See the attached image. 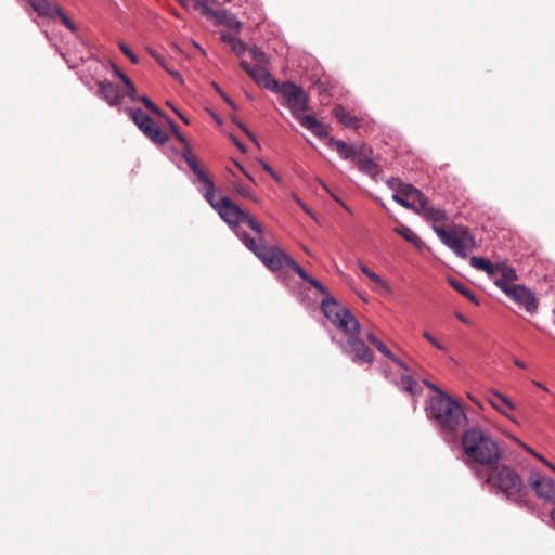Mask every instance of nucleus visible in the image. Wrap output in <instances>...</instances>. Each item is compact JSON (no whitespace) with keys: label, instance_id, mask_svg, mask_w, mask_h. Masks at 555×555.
I'll return each mask as SVG.
<instances>
[{"label":"nucleus","instance_id":"f257e3e1","mask_svg":"<svg viewBox=\"0 0 555 555\" xmlns=\"http://www.w3.org/2000/svg\"><path fill=\"white\" fill-rule=\"evenodd\" d=\"M462 448L468 460L483 466L498 464L502 456L496 441L487 431L476 427L463 431Z\"/></svg>","mask_w":555,"mask_h":555},{"label":"nucleus","instance_id":"f03ea898","mask_svg":"<svg viewBox=\"0 0 555 555\" xmlns=\"http://www.w3.org/2000/svg\"><path fill=\"white\" fill-rule=\"evenodd\" d=\"M429 412L440 431L446 436L453 438L467 425V416L462 405L443 392L430 399Z\"/></svg>","mask_w":555,"mask_h":555},{"label":"nucleus","instance_id":"7ed1b4c3","mask_svg":"<svg viewBox=\"0 0 555 555\" xmlns=\"http://www.w3.org/2000/svg\"><path fill=\"white\" fill-rule=\"evenodd\" d=\"M276 92L283 96L286 106L304 128L308 129L318 138L327 137L328 132L326 127L312 115L305 114L309 108L308 96L301 87L293 82H284Z\"/></svg>","mask_w":555,"mask_h":555},{"label":"nucleus","instance_id":"20e7f679","mask_svg":"<svg viewBox=\"0 0 555 555\" xmlns=\"http://www.w3.org/2000/svg\"><path fill=\"white\" fill-rule=\"evenodd\" d=\"M488 482L516 503L525 501L527 489L517 472L507 465L489 466Z\"/></svg>","mask_w":555,"mask_h":555},{"label":"nucleus","instance_id":"39448f33","mask_svg":"<svg viewBox=\"0 0 555 555\" xmlns=\"http://www.w3.org/2000/svg\"><path fill=\"white\" fill-rule=\"evenodd\" d=\"M240 238L244 242L245 246L253 251L261 262L271 271H278L286 266L288 255H286L280 247L268 245L264 238H259L257 242L250 237L246 232L238 234Z\"/></svg>","mask_w":555,"mask_h":555},{"label":"nucleus","instance_id":"423d86ee","mask_svg":"<svg viewBox=\"0 0 555 555\" xmlns=\"http://www.w3.org/2000/svg\"><path fill=\"white\" fill-rule=\"evenodd\" d=\"M218 215L230 225L236 227L241 223H246L254 232L257 233V242L263 238L262 225L249 214L243 210L231 198L227 196L219 197L218 207H216Z\"/></svg>","mask_w":555,"mask_h":555},{"label":"nucleus","instance_id":"0eeeda50","mask_svg":"<svg viewBox=\"0 0 555 555\" xmlns=\"http://www.w3.org/2000/svg\"><path fill=\"white\" fill-rule=\"evenodd\" d=\"M433 229L441 242L461 258H466L467 251L476 248L475 238L465 227L446 229L440 225H433Z\"/></svg>","mask_w":555,"mask_h":555},{"label":"nucleus","instance_id":"6e6552de","mask_svg":"<svg viewBox=\"0 0 555 555\" xmlns=\"http://www.w3.org/2000/svg\"><path fill=\"white\" fill-rule=\"evenodd\" d=\"M129 115L137 127L154 143L164 145L168 140V134L141 108L129 109Z\"/></svg>","mask_w":555,"mask_h":555},{"label":"nucleus","instance_id":"1a4fd4ad","mask_svg":"<svg viewBox=\"0 0 555 555\" xmlns=\"http://www.w3.org/2000/svg\"><path fill=\"white\" fill-rule=\"evenodd\" d=\"M496 286L501 288L511 299L524 307L529 313H534L538 309V299L534 294L524 285H509L503 280L496 282Z\"/></svg>","mask_w":555,"mask_h":555},{"label":"nucleus","instance_id":"9d476101","mask_svg":"<svg viewBox=\"0 0 555 555\" xmlns=\"http://www.w3.org/2000/svg\"><path fill=\"white\" fill-rule=\"evenodd\" d=\"M28 3L39 16L51 20H54L57 16L64 26H66L72 33L77 31L76 25L55 3L50 2L49 0H28Z\"/></svg>","mask_w":555,"mask_h":555},{"label":"nucleus","instance_id":"9b49d317","mask_svg":"<svg viewBox=\"0 0 555 555\" xmlns=\"http://www.w3.org/2000/svg\"><path fill=\"white\" fill-rule=\"evenodd\" d=\"M528 483L539 498L555 504V482L551 478L532 472Z\"/></svg>","mask_w":555,"mask_h":555},{"label":"nucleus","instance_id":"f8f14e48","mask_svg":"<svg viewBox=\"0 0 555 555\" xmlns=\"http://www.w3.org/2000/svg\"><path fill=\"white\" fill-rule=\"evenodd\" d=\"M202 13L209 20L214 21L216 24L224 25L231 30L238 31L241 29V22L236 18L235 15L231 14L227 10H212L207 5H202Z\"/></svg>","mask_w":555,"mask_h":555},{"label":"nucleus","instance_id":"ddd939ff","mask_svg":"<svg viewBox=\"0 0 555 555\" xmlns=\"http://www.w3.org/2000/svg\"><path fill=\"white\" fill-rule=\"evenodd\" d=\"M347 345L353 362L371 364L374 361L373 351L357 336H349Z\"/></svg>","mask_w":555,"mask_h":555},{"label":"nucleus","instance_id":"4468645a","mask_svg":"<svg viewBox=\"0 0 555 555\" xmlns=\"http://www.w3.org/2000/svg\"><path fill=\"white\" fill-rule=\"evenodd\" d=\"M415 212L431 221L434 225H439L438 223L444 222L447 219L444 210L433 206L425 195L418 201Z\"/></svg>","mask_w":555,"mask_h":555},{"label":"nucleus","instance_id":"2eb2a0df","mask_svg":"<svg viewBox=\"0 0 555 555\" xmlns=\"http://www.w3.org/2000/svg\"><path fill=\"white\" fill-rule=\"evenodd\" d=\"M99 96L111 106L121 104L122 95L118 88L108 80L99 81Z\"/></svg>","mask_w":555,"mask_h":555},{"label":"nucleus","instance_id":"dca6fc26","mask_svg":"<svg viewBox=\"0 0 555 555\" xmlns=\"http://www.w3.org/2000/svg\"><path fill=\"white\" fill-rule=\"evenodd\" d=\"M249 76L255 80L256 83L271 91L276 92L281 87L279 82L272 78L264 65H255L253 70H250Z\"/></svg>","mask_w":555,"mask_h":555},{"label":"nucleus","instance_id":"f3484780","mask_svg":"<svg viewBox=\"0 0 555 555\" xmlns=\"http://www.w3.org/2000/svg\"><path fill=\"white\" fill-rule=\"evenodd\" d=\"M488 401L496 411L506 415L513 422H516V420L512 415L508 414V411L515 410V405L507 397L493 390L490 392Z\"/></svg>","mask_w":555,"mask_h":555},{"label":"nucleus","instance_id":"a211bd4d","mask_svg":"<svg viewBox=\"0 0 555 555\" xmlns=\"http://www.w3.org/2000/svg\"><path fill=\"white\" fill-rule=\"evenodd\" d=\"M321 309L324 313V315L334 324L336 325L337 322L340 319V314H344V312L347 309L340 308L338 302L335 300V298L328 296V293L326 294V297L321 302Z\"/></svg>","mask_w":555,"mask_h":555},{"label":"nucleus","instance_id":"6ab92c4d","mask_svg":"<svg viewBox=\"0 0 555 555\" xmlns=\"http://www.w3.org/2000/svg\"><path fill=\"white\" fill-rule=\"evenodd\" d=\"M327 145L331 149L335 150L344 159H349L352 162H356L361 153L354 146L349 145L345 141L335 138H330L327 141Z\"/></svg>","mask_w":555,"mask_h":555},{"label":"nucleus","instance_id":"aec40b11","mask_svg":"<svg viewBox=\"0 0 555 555\" xmlns=\"http://www.w3.org/2000/svg\"><path fill=\"white\" fill-rule=\"evenodd\" d=\"M295 271L304 281L308 282L311 286H313L320 294L326 295L327 288L323 286L318 280L309 275L302 267H300L296 261H294L291 257L286 262V266Z\"/></svg>","mask_w":555,"mask_h":555},{"label":"nucleus","instance_id":"412c9836","mask_svg":"<svg viewBox=\"0 0 555 555\" xmlns=\"http://www.w3.org/2000/svg\"><path fill=\"white\" fill-rule=\"evenodd\" d=\"M335 326L349 336H356L360 332V324L349 310L340 314V319Z\"/></svg>","mask_w":555,"mask_h":555},{"label":"nucleus","instance_id":"4be33fe9","mask_svg":"<svg viewBox=\"0 0 555 555\" xmlns=\"http://www.w3.org/2000/svg\"><path fill=\"white\" fill-rule=\"evenodd\" d=\"M365 337L369 340V343L372 344L382 354H384L385 357L390 359L392 362H395L397 365H399L404 371H409L405 363L402 360H400L399 358H397L390 351V349L380 339H378L373 333H371V332L367 333L365 335Z\"/></svg>","mask_w":555,"mask_h":555},{"label":"nucleus","instance_id":"5701e85b","mask_svg":"<svg viewBox=\"0 0 555 555\" xmlns=\"http://www.w3.org/2000/svg\"><path fill=\"white\" fill-rule=\"evenodd\" d=\"M195 176L197 179L203 182L206 186V191L204 193L205 199L210 204V206L216 210L218 207L219 198H216V189L212 180L203 171L196 172Z\"/></svg>","mask_w":555,"mask_h":555},{"label":"nucleus","instance_id":"b1692460","mask_svg":"<svg viewBox=\"0 0 555 555\" xmlns=\"http://www.w3.org/2000/svg\"><path fill=\"white\" fill-rule=\"evenodd\" d=\"M354 163L361 172L372 177L373 179H376L377 176L382 172L379 166L370 159L364 153H360Z\"/></svg>","mask_w":555,"mask_h":555},{"label":"nucleus","instance_id":"393cba45","mask_svg":"<svg viewBox=\"0 0 555 555\" xmlns=\"http://www.w3.org/2000/svg\"><path fill=\"white\" fill-rule=\"evenodd\" d=\"M333 115L339 120V122L348 128L359 127L360 120L350 112L346 111L343 106H336L333 109Z\"/></svg>","mask_w":555,"mask_h":555},{"label":"nucleus","instance_id":"a878e982","mask_svg":"<svg viewBox=\"0 0 555 555\" xmlns=\"http://www.w3.org/2000/svg\"><path fill=\"white\" fill-rule=\"evenodd\" d=\"M221 40L228 43L231 50L236 54L241 55L246 51V46L235 35L230 33H222Z\"/></svg>","mask_w":555,"mask_h":555},{"label":"nucleus","instance_id":"bb28decb","mask_svg":"<svg viewBox=\"0 0 555 555\" xmlns=\"http://www.w3.org/2000/svg\"><path fill=\"white\" fill-rule=\"evenodd\" d=\"M360 270L363 274H365L376 286L377 288H383L385 291H389L388 284L375 272H373L370 268H367L365 264L360 263L359 264Z\"/></svg>","mask_w":555,"mask_h":555},{"label":"nucleus","instance_id":"cd10ccee","mask_svg":"<svg viewBox=\"0 0 555 555\" xmlns=\"http://www.w3.org/2000/svg\"><path fill=\"white\" fill-rule=\"evenodd\" d=\"M401 387L404 391L413 396L422 392L421 385L409 375H403L401 377Z\"/></svg>","mask_w":555,"mask_h":555},{"label":"nucleus","instance_id":"c85d7f7f","mask_svg":"<svg viewBox=\"0 0 555 555\" xmlns=\"http://www.w3.org/2000/svg\"><path fill=\"white\" fill-rule=\"evenodd\" d=\"M516 279L517 274L515 270L506 263L500 262L499 275H496L494 284L496 285V282L500 280H503L505 283H507L508 281H514Z\"/></svg>","mask_w":555,"mask_h":555},{"label":"nucleus","instance_id":"c756f323","mask_svg":"<svg viewBox=\"0 0 555 555\" xmlns=\"http://www.w3.org/2000/svg\"><path fill=\"white\" fill-rule=\"evenodd\" d=\"M395 194H400L401 196H409L412 198H418V201L424 196V194L414 188L412 184L402 182L398 188V191Z\"/></svg>","mask_w":555,"mask_h":555},{"label":"nucleus","instance_id":"7c9ffc66","mask_svg":"<svg viewBox=\"0 0 555 555\" xmlns=\"http://www.w3.org/2000/svg\"><path fill=\"white\" fill-rule=\"evenodd\" d=\"M395 194H400L401 196H409L412 198H418V201L424 196V194L414 188L412 184L402 182L398 188V191Z\"/></svg>","mask_w":555,"mask_h":555},{"label":"nucleus","instance_id":"2f4dec72","mask_svg":"<svg viewBox=\"0 0 555 555\" xmlns=\"http://www.w3.org/2000/svg\"><path fill=\"white\" fill-rule=\"evenodd\" d=\"M449 283L460 294H462L463 296H465L467 299L475 302L476 305H479L474 293L467 286H465L463 283L455 281V280H449Z\"/></svg>","mask_w":555,"mask_h":555},{"label":"nucleus","instance_id":"473e14b6","mask_svg":"<svg viewBox=\"0 0 555 555\" xmlns=\"http://www.w3.org/2000/svg\"><path fill=\"white\" fill-rule=\"evenodd\" d=\"M120 80L125 85V95L130 98L132 101H137V88L130 78L126 74H120Z\"/></svg>","mask_w":555,"mask_h":555},{"label":"nucleus","instance_id":"72a5a7b5","mask_svg":"<svg viewBox=\"0 0 555 555\" xmlns=\"http://www.w3.org/2000/svg\"><path fill=\"white\" fill-rule=\"evenodd\" d=\"M392 199L405 208L412 209L414 211H416V209H417L418 198L414 199L409 196H401L400 194H393Z\"/></svg>","mask_w":555,"mask_h":555},{"label":"nucleus","instance_id":"f704fd0d","mask_svg":"<svg viewBox=\"0 0 555 555\" xmlns=\"http://www.w3.org/2000/svg\"><path fill=\"white\" fill-rule=\"evenodd\" d=\"M395 231L410 243L417 244L420 241L418 236L406 225L401 224Z\"/></svg>","mask_w":555,"mask_h":555},{"label":"nucleus","instance_id":"c9c22d12","mask_svg":"<svg viewBox=\"0 0 555 555\" xmlns=\"http://www.w3.org/2000/svg\"><path fill=\"white\" fill-rule=\"evenodd\" d=\"M249 55L257 63L256 65H264L267 63L266 54L257 47L249 49Z\"/></svg>","mask_w":555,"mask_h":555},{"label":"nucleus","instance_id":"e433bc0d","mask_svg":"<svg viewBox=\"0 0 555 555\" xmlns=\"http://www.w3.org/2000/svg\"><path fill=\"white\" fill-rule=\"evenodd\" d=\"M137 101H140L144 104L146 108H149L154 114H157L158 116H164L163 112L159 109L158 106H156L147 96L142 95L139 96Z\"/></svg>","mask_w":555,"mask_h":555},{"label":"nucleus","instance_id":"4c0bfd02","mask_svg":"<svg viewBox=\"0 0 555 555\" xmlns=\"http://www.w3.org/2000/svg\"><path fill=\"white\" fill-rule=\"evenodd\" d=\"M500 270V262L499 263H492L489 260L486 263V267L482 268L481 271H485L489 276L496 279V275H499Z\"/></svg>","mask_w":555,"mask_h":555},{"label":"nucleus","instance_id":"58836bf2","mask_svg":"<svg viewBox=\"0 0 555 555\" xmlns=\"http://www.w3.org/2000/svg\"><path fill=\"white\" fill-rule=\"evenodd\" d=\"M500 270V262L499 263H492L489 260L486 263V267L482 268L481 271H485L489 276L496 279V275H499Z\"/></svg>","mask_w":555,"mask_h":555},{"label":"nucleus","instance_id":"ea45409f","mask_svg":"<svg viewBox=\"0 0 555 555\" xmlns=\"http://www.w3.org/2000/svg\"><path fill=\"white\" fill-rule=\"evenodd\" d=\"M234 190L237 194H240L241 196L245 197V198H250L253 201L256 202V198L253 196L249 188L241 184V183H235L234 184Z\"/></svg>","mask_w":555,"mask_h":555},{"label":"nucleus","instance_id":"a19ab883","mask_svg":"<svg viewBox=\"0 0 555 555\" xmlns=\"http://www.w3.org/2000/svg\"><path fill=\"white\" fill-rule=\"evenodd\" d=\"M120 51L130 60L132 64H138L139 60L135 54L122 42L119 43Z\"/></svg>","mask_w":555,"mask_h":555},{"label":"nucleus","instance_id":"79ce46f5","mask_svg":"<svg viewBox=\"0 0 555 555\" xmlns=\"http://www.w3.org/2000/svg\"><path fill=\"white\" fill-rule=\"evenodd\" d=\"M487 261L488 259L477 256H473L469 259L470 266L477 270H482V268L486 267Z\"/></svg>","mask_w":555,"mask_h":555},{"label":"nucleus","instance_id":"37998d69","mask_svg":"<svg viewBox=\"0 0 555 555\" xmlns=\"http://www.w3.org/2000/svg\"><path fill=\"white\" fill-rule=\"evenodd\" d=\"M182 156L186 164L189 165V167L191 166V164H194V162H196L194 155L192 154L190 144H186V146H184Z\"/></svg>","mask_w":555,"mask_h":555},{"label":"nucleus","instance_id":"c03bdc74","mask_svg":"<svg viewBox=\"0 0 555 555\" xmlns=\"http://www.w3.org/2000/svg\"><path fill=\"white\" fill-rule=\"evenodd\" d=\"M423 337L437 349L446 350V347L441 345L430 333L424 332Z\"/></svg>","mask_w":555,"mask_h":555},{"label":"nucleus","instance_id":"a18cd8bd","mask_svg":"<svg viewBox=\"0 0 555 555\" xmlns=\"http://www.w3.org/2000/svg\"><path fill=\"white\" fill-rule=\"evenodd\" d=\"M169 125H170V128H171L173 134L179 140V142H181L184 146H186V144H189V143L185 140V138L181 134V132L179 131L178 126L173 121H169Z\"/></svg>","mask_w":555,"mask_h":555},{"label":"nucleus","instance_id":"49530a36","mask_svg":"<svg viewBox=\"0 0 555 555\" xmlns=\"http://www.w3.org/2000/svg\"><path fill=\"white\" fill-rule=\"evenodd\" d=\"M401 183L402 181L398 178H391L387 181V185L396 192L398 191V188Z\"/></svg>","mask_w":555,"mask_h":555},{"label":"nucleus","instance_id":"de8ad7c7","mask_svg":"<svg viewBox=\"0 0 555 555\" xmlns=\"http://www.w3.org/2000/svg\"><path fill=\"white\" fill-rule=\"evenodd\" d=\"M215 88L216 90L219 92V94L222 96V99L233 108V109H236V105L234 104V102L227 95L224 94L217 85H215Z\"/></svg>","mask_w":555,"mask_h":555},{"label":"nucleus","instance_id":"09e8293b","mask_svg":"<svg viewBox=\"0 0 555 555\" xmlns=\"http://www.w3.org/2000/svg\"><path fill=\"white\" fill-rule=\"evenodd\" d=\"M150 53H151V55L156 60V62H157V63H158L163 68H165V67L167 66V64H166V63H165V61H164V57H163L160 54H158V53H156V52H154V51H150Z\"/></svg>","mask_w":555,"mask_h":555},{"label":"nucleus","instance_id":"8fccbe9b","mask_svg":"<svg viewBox=\"0 0 555 555\" xmlns=\"http://www.w3.org/2000/svg\"><path fill=\"white\" fill-rule=\"evenodd\" d=\"M261 167L262 169L268 172L269 175H271L273 177L274 180H279V177L275 175V172L273 171V169L264 162H261Z\"/></svg>","mask_w":555,"mask_h":555},{"label":"nucleus","instance_id":"3c124183","mask_svg":"<svg viewBox=\"0 0 555 555\" xmlns=\"http://www.w3.org/2000/svg\"><path fill=\"white\" fill-rule=\"evenodd\" d=\"M296 203L304 209L305 212L312 216L311 210L306 206V204L296 195H293Z\"/></svg>","mask_w":555,"mask_h":555},{"label":"nucleus","instance_id":"603ef678","mask_svg":"<svg viewBox=\"0 0 555 555\" xmlns=\"http://www.w3.org/2000/svg\"><path fill=\"white\" fill-rule=\"evenodd\" d=\"M164 69H166L168 74H170L178 81H182V77L179 72L169 68L168 65Z\"/></svg>","mask_w":555,"mask_h":555},{"label":"nucleus","instance_id":"864d4df0","mask_svg":"<svg viewBox=\"0 0 555 555\" xmlns=\"http://www.w3.org/2000/svg\"><path fill=\"white\" fill-rule=\"evenodd\" d=\"M241 67L248 74L250 75V70H253V67L254 66H250L246 61H242L241 62Z\"/></svg>","mask_w":555,"mask_h":555},{"label":"nucleus","instance_id":"5fc2aeb1","mask_svg":"<svg viewBox=\"0 0 555 555\" xmlns=\"http://www.w3.org/2000/svg\"><path fill=\"white\" fill-rule=\"evenodd\" d=\"M235 121V124L250 138H253L251 133L248 131V129L245 127L244 124L240 122V121H236L235 119H233Z\"/></svg>","mask_w":555,"mask_h":555},{"label":"nucleus","instance_id":"6e6d98bb","mask_svg":"<svg viewBox=\"0 0 555 555\" xmlns=\"http://www.w3.org/2000/svg\"><path fill=\"white\" fill-rule=\"evenodd\" d=\"M235 121V124L250 138H253L251 133L248 131V129L245 127L244 124L240 122V121H236L235 119H233Z\"/></svg>","mask_w":555,"mask_h":555},{"label":"nucleus","instance_id":"4d7b16f0","mask_svg":"<svg viewBox=\"0 0 555 555\" xmlns=\"http://www.w3.org/2000/svg\"><path fill=\"white\" fill-rule=\"evenodd\" d=\"M167 105H169V106H170V107L176 112V114L181 118V120H182L184 124H186V125L189 124V120L186 119V117H185V116H183L179 111H177L176 108H173V107L169 104V102H167Z\"/></svg>","mask_w":555,"mask_h":555},{"label":"nucleus","instance_id":"13d9d810","mask_svg":"<svg viewBox=\"0 0 555 555\" xmlns=\"http://www.w3.org/2000/svg\"><path fill=\"white\" fill-rule=\"evenodd\" d=\"M424 384H425L428 388H430V389L435 390V391L437 392V395H439V392H442V391H441L437 386H435V385H434V384H431L430 382L424 380Z\"/></svg>","mask_w":555,"mask_h":555},{"label":"nucleus","instance_id":"bf43d9fd","mask_svg":"<svg viewBox=\"0 0 555 555\" xmlns=\"http://www.w3.org/2000/svg\"><path fill=\"white\" fill-rule=\"evenodd\" d=\"M190 169L193 171L194 175L202 170L201 167L198 166L197 162H194V164H191Z\"/></svg>","mask_w":555,"mask_h":555},{"label":"nucleus","instance_id":"052dcab7","mask_svg":"<svg viewBox=\"0 0 555 555\" xmlns=\"http://www.w3.org/2000/svg\"><path fill=\"white\" fill-rule=\"evenodd\" d=\"M113 67V70L115 72V74L118 76V78L120 79V74H124L116 65H112Z\"/></svg>","mask_w":555,"mask_h":555},{"label":"nucleus","instance_id":"680f3d73","mask_svg":"<svg viewBox=\"0 0 555 555\" xmlns=\"http://www.w3.org/2000/svg\"><path fill=\"white\" fill-rule=\"evenodd\" d=\"M514 362H515V364H516L518 367H521V369H524V367H525V363H524V362H521L520 360L515 359V361H514Z\"/></svg>","mask_w":555,"mask_h":555},{"label":"nucleus","instance_id":"e2e57ef3","mask_svg":"<svg viewBox=\"0 0 555 555\" xmlns=\"http://www.w3.org/2000/svg\"><path fill=\"white\" fill-rule=\"evenodd\" d=\"M457 319L461 320L464 323L467 322V320L462 314H457Z\"/></svg>","mask_w":555,"mask_h":555},{"label":"nucleus","instance_id":"0e129e2a","mask_svg":"<svg viewBox=\"0 0 555 555\" xmlns=\"http://www.w3.org/2000/svg\"><path fill=\"white\" fill-rule=\"evenodd\" d=\"M542 461H543V462H544V463H545V464H546L551 469H553V470L555 472V467H554L551 463H548V462H546V461H544V460H542Z\"/></svg>","mask_w":555,"mask_h":555},{"label":"nucleus","instance_id":"69168bd1","mask_svg":"<svg viewBox=\"0 0 555 555\" xmlns=\"http://www.w3.org/2000/svg\"><path fill=\"white\" fill-rule=\"evenodd\" d=\"M240 168H241V170L244 172V175H245L248 179H250V180H251V177L249 176V173H247L246 171H244V169H243L242 167H240Z\"/></svg>","mask_w":555,"mask_h":555},{"label":"nucleus","instance_id":"338daca9","mask_svg":"<svg viewBox=\"0 0 555 555\" xmlns=\"http://www.w3.org/2000/svg\"><path fill=\"white\" fill-rule=\"evenodd\" d=\"M341 204V206L346 209V210H349L348 209V206H346L345 204H343L341 202H339Z\"/></svg>","mask_w":555,"mask_h":555}]
</instances>
